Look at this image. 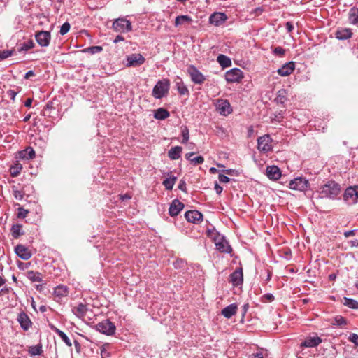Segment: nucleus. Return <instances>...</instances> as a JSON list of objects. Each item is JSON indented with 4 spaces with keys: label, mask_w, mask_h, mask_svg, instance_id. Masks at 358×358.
I'll list each match as a JSON object with an SVG mask.
<instances>
[{
    "label": "nucleus",
    "mask_w": 358,
    "mask_h": 358,
    "mask_svg": "<svg viewBox=\"0 0 358 358\" xmlns=\"http://www.w3.org/2000/svg\"><path fill=\"white\" fill-rule=\"evenodd\" d=\"M346 324H347L346 320L341 315H337L336 317H335L334 322L333 323V324L340 326V327L344 326Z\"/></svg>",
    "instance_id": "45"
},
{
    "label": "nucleus",
    "mask_w": 358,
    "mask_h": 358,
    "mask_svg": "<svg viewBox=\"0 0 358 358\" xmlns=\"http://www.w3.org/2000/svg\"><path fill=\"white\" fill-rule=\"evenodd\" d=\"M15 252L16 255L23 260H28L32 255L31 251L27 247L21 244L15 246Z\"/></svg>",
    "instance_id": "16"
},
{
    "label": "nucleus",
    "mask_w": 358,
    "mask_h": 358,
    "mask_svg": "<svg viewBox=\"0 0 358 358\" xmlns=\"http://www.w3.org/2000/svg\"><path fill=\"white\" fill-rule=\"evenodd\" d=\"M170 115L169 112L163 108H159L155 111L154 117L157 120H164Z\"/></svg>",
    "instance_id": "32"
},
{
    "label": "nucleus",
    "mask_w": 358,
    "mask_h": 358,
    "mask_svg": "<svg viewBox=\"0 0 358 358\" xmlns=\"http://www.w3.org/2000/svg\"><path fill=\"white\" fill-rule=\"evenodd\" d=\"M322 342V339L318 336L308 337L301 343V347L314 348L317 346Z\"/></svg>",
    "instance_id": "23"
},
{
    "label": "nucleus",
    "mask_w": 358,
    "mask_h": 358,
    "mask_svg": "<svg viewBox=\"0 0 358 358\" xmlns=\"http://www.w3.org/2000/svg\"><path fill=\"white\" fill-rule=\"evenodd\" d=\"M349 22L352 24H358V8L353 7L349 11Z\"/></svg>",
    "instance_id": "34"
},
{
    "label": "nucleus",
    "mask_w": 358,
    "mask_h": 358,
    "mask_svg": "<svg viewBox=\"0 0 358 358\" xmlns=\"http://www.w3.org/2000/svg\"><path fill=\"white\" fill-rule=\"evenodd\" d=\"M49 327L50 328L54 331L61 338L62 340L69 346V347H71L72 345V343L70 341V339L69 338V337L67 336V335L62 331H61L60 329H59L58 328H57L54 324H49Z\"/></svg>",
    "instance_id": "26"
},
{
    "label": "nucleus",
    "mask_w": 358,
    "mask_h": 358,
    "mask_svg": "<svg viewBox=\"0 0 358 358\" xmlns=\"http://www.w3.org/2000/svg\"><path fill=\"white\" fill-rule=\"evenodd\" d=\"M217 61L222 68H227L231 66V59L224 55H219L217 57Z\"/></svg>",
    "instance_id": "33"
},
{
    "label": "nucleus",
    "mask_w": 358,
    "mask_h": 358,
    "mask_svg": "<svg viewBox=\"0 0 358 358\" xmlns=\"http://www.w3.org/2000/svg\"><path fill=\"white\" fill-rule=\"evenodd\" d=\"M17 94V92H15V90H9L7 91V94L8 96L12 99V100H15V98Z\"/></svg>",
    "instance_id": "55"
},
{
    "label": "nucleus",
    "mask_w": 358,
    "mask_h": 358,
    "mask_svg": "<svg viewBox=\"0 0 358 358\" xmlns=\"http://www.w3.org/2000/svg\"><path fill=\"white\" fill-rule=\"evenodd\" d=\"M343 305L345 306L352 308V309H358V301L348 297H344Z\"/></svg>",
    "instance_id": "38"
},
{
    "label": "nucleus",
    "mask_w": 358,
    "mask_h": 358,
    "mask_svg": "<svg viewBox=\"0 0 358 358\" xmlns=\"http://www.w3.org/2000/svg\"><path fill=\"white\" fill-rule=\"evenodd\" d=\"M70 24L69 22H64L60 28L59 33L61 35L66 34L70 29Z\"/></svg>",
    "instance_id": "49"
},
{
    "label": "nucleus",
    "mask_w": 358,
    "mask_h": 358,
    "mask_svg": "<svg viewBox=\"0 0 358 358\" xmlns=\"http://www.w3.org/2000/svg\"><path fill=\"white\" fill-rule=\"evenodd\" d=\"M175 268H182L186 265V262L182 259H177L173 262Z\"/></svg>",
    "instance_id": "52"
},
{
    "label": "nucleus",
    "mask_w": 358,
    "mask_h": 358,
    "mask_svg": "<svg viewBox=\"0 0 358 358\" xmlns=\"http://www.w3.org/2000/svg\"><path fill=\"white\" fill-rule=\"evenodd\" d=\"M217 111L223 116H227L232 112L230 103L227 99H217L215 103Z\"/></svg>",
    "instance_id": "10"
},
{
    "label": "nucleus",
    "mask_w": 358,
    "mask_h": 358,
    "mask_svg": "<svg viewBox=\"0 0 358 358\" xmlns=\"http://www.w3.org/2000/svg\"><path fill=\"white\" fill-rule=\"evenodd\" d=\"M22 226L20 224H15L12 226L11 234L14 238H17L24 234V231H22Z\"/></svg>",
    "instance_id": "35"
},
{
    "label": "nucleus",
    "mask_w": 358,
    "mask_h": 358,
    "mask_svg": "<svg viewBox=\"0 0 358 358\" xmlns=\"http://www.w3.org/2000/svg\"><path fill=\"white\" fill-rule=\"evenodd\" d=\"M289 187L293 190L306 192L310 188V183L306 178L298 177L289 182Z\"/></svg>",
    "instance_id": "3"
},
{
    "label": "nucleus",
    "mask_w": 358,
    "mask_h": 358,
    "mask_svg": "<svg viewBox=\"0 0 358 358\" xmlns=\"http://www.w3.org/2000/svg\"><path fill=\"white\" fill-rule=\"evenodd\" d=\"M13 52L14 50H4L0 51V60H3L11 57L13 55Z\"/></svg>",
    "instance_id": "46"
},
{
    "label": "nucleus",
    "mask_w": 358,
    "mask_h": 358,
    "mask_svg": "<svg viewBox=\"0 0 358 358\" xmlns=\"http://www.w3.org/2000/svg\"><path fill=\"white\" fill-rule=\"evenodd\" d=\"M214 242L216 245L217 249L220 252H224L229 254L232 252V248L231 245L229 244V242L225 239L223 236L217 234L215 237H214Z\"/></svg>",
    "instance_id": "8"
},
{
    "label": "nucleus",
    "mask_w": 358,
    "mask_h": 358,
    "mask_svg": "<svg viewBox=\"0 0 358 358\" xmlns=\"http://www.w3.org/2000/svg\"><path fill=\"white\" fill-rule=\"evenodd\" d=\"M182 148L180 146H175L168 152V157L172 160L178 159L181 157Z\"/></svg>",
    "instance_id": "30"
},
{
    "label": "nucleus",
    "mask_w": 358,
    "mask_h": 358,
    "mask_svg": "<svg viewBox=\"0 0 358 358\" xmlns=\"http://www.w3.org/2000/svg\"><path fill=\"white\" fill-rule=\"evenodd\" d=\"M27 278L31 282H41L43 281L41 274L37 271H30L27 273Z\"/></svg>",
    "instance_id": "36"
},
{
    "label": "nucleus",
    "mask_w": 358,
    "mask_h": 358,
    "mask_svg": "<svg viewBox=\"0 0 358 358\" xmlns=\"http://www.w3.org/2000/svg\"><path fill=\"white\" fill-rule=\"evenodd\" d=\"M267 177L273 180H277L281 177V171L277 166H268L266 170Z\"/></svg>",
    "instance_id": "20"
},
{
    "label": "nucleus",
    "mask_w": 358,
    "mask_h": 358,
    "mask_svg": "<svg viewBox=\"0 0 358 358\" xmlns=\"http://www.w3.org/2000/svg\"><path fill=\"white\" fill-rule=\"evenodd\" d=\"M243 73L238 68H233L225 73L224 78L227 83H240L243 78Z\"/></svg>",
    "instance_id": "6"
},
{
    "label": "nucleus",
    "mask_w": 358,
    "mask_h": 358,
    "mask_svg": "<svg viewBox=\"0 0 358 358\" xmlns=\"http://www.w3.org/2000/svg\"><path fill=\"white\" fill-rule=\"evenodd\" d=\"M273 54L282 57L285 54V50L280 46L275 47L272 50Z\"/></svg>",
    "instance_id": "48"
},
{
    "label": "nucleus",
    "mask_w": 358,
    "mask_h": 358,
    "mask_svg": "<svg viewBox=\"0 0 358 358\" xmlns=\"http://www.w3.org/2000/svg\"><path fill=\"white\" fill-rule=\"evenodd\" d=\"M348 340L358 346V335L357 334H350Z\"/></svg>",
    "instance_id": "51"
},
{
    "label": "nucleus",
    "mask_w": 358,
    "mask_h": 358,
    "mask_svg": "<svg viewBox=\"0 0 358 358\" xmlns=\"http://www.w3.org/2000/svg\"><path fill=\"white\" fill-rule=\"evenodd\" d=\"M55 298L61 299L63 297L67 296L69 294V288L63 285H57L53 292Z\"/></svg>",
    "instance_id": "24"
},
{
    "label": "nucleus",
    "mask_w": 358,
    "mask_h": 358,
    "mask_svg": "<svg viewBox=\"0 0 358 358\" xmlns=\"http://www.w3.org/2000/svg\"><path fill=\"white\" fill-rule=\"evenodd\" d=\"M20 155L22 158L31 159L35 157V151L31 148H29L24 150V151L21 152Z\"/></svg>",
    "instance_id": "40"
},
{
    "label": "nucleus",
    "mask_w": 358,
    "mask_h": 358,
    "mask_svg": "<svg viewBox=\"0 0 358 358\" xmlns=\"http://www.w3.org/2000/svg\"><path fill=\"white\" fill-rule=\"evenodd\" d=\"M285 28H286L287 32H289V33L292 32L294 29V25L291 22H286Z\"/></svg>",
    "instance_id": "56"
},
{
    "label": "nucleus",
    "mask_w": 358,
    "mask_h": 358,
    "mask_svg": "<svg viewBox=\"0 0 358 358\" xmlns=\"http://www.w3.org/2000/svg\"><path fill=\"white\" fill-rule=\"evenodd\" d=\"M295 69V63L289 62L285 63L282 67L277 70L278 73L281 76H289Z\"/></svg>",
    "instance_id": "19"
},
{
    "label": "nucleus",
    "mask_w": 358,
    "mask_h": 358,
    "mask_svg": "<svg viewBox=\"0 0 358 358\" xmlns=\"http://www.w3.org/2000/svg\"><path fill=\"white\" fill-rule=\"evenodd\" d=\"M287 100V92L285 89H280L278 91L277 96L274 101L277 104L282 105L285 107V103Z\"/></svg>",
    "instance_id": "29"
},
{
    "label": "nucleus",
    "mask_w": 358,
    "mask_h": 358,
    "mask_svg": "<svg viewBox=\"0 0 358 358\" xmlns=\"http://www.w3.org/2000/svg\"><path fill=\"white\" fill-rule=\"evenodd\" d=\"M181 129L182 136V143H186L189 138V129L187 128V126H182Z\"/></svg>",
    "instance_id": "44"
},
{
    "label": "nucleus",
    "mask_w": 358,
    "mask_h": 358,
    "mask_svg": "<svg viewBox=\"0 0 358 358\" xmlns=\"http://www.w3.org/2000/svg\"><path fill=\"white\" fill-rule=\"evenodd\" d=\"M113 28L115 31L126 33L131 31L132 26L130 21L124 18H119L113 23Z\"/></svg>",
    "instance_id": "9"
},
{
    "label": "nucleus",
    "mask_w": 358,
    "mask_h": 358,
    "mask_svg": "<svg viewBox=\"0 0 358 358\" xmlns=\"http://www.w3.org/2000/svg\"><path fill=\"white\" fill-rule=\"evenodd\" d=\"M102 50H103V48L101 46L96 45V46L88 47V48L83 49V52L94 55V54L99 53Z\"/></svg>",
    "instance_id": "43"
},
{
    "label": "nucleus",
    "mask_w": 358,
    "mask_h": 358,
    "mask_svg": "<svg viewBox=\"0 0 358 358\" xmlns=\"http://www.w3.org/2000/svg\"><path fill=\"white\" fill-rule=\"evenodd\" d=\"M218 179L219 181L222 183H227L230 181V178L228 176L221 173L219 174Z\"/></svg>",
    "instance_id": "54"
},
{
    "label": "nucleus",
    "mask_w": 358,
    "mask_h": 358,
    "mask_svg": "<svg viewBox=\"0 0 358 358\" xmlns=\"http://www.w3.org/2000/svg\"><path fill=\"white\" fill-rule=\"evenodd\" d=\"M29 353L31 356L41 355L43 353L41 344L31 346L29 349Z\"/></svg>",
    "instance_id": "39"
},
{
    "label": "nucleus",
    "mask_w": 358,
    "mask_h": 358,
    "mask_svg": "<svg viewBox=\"0 0 358 358\" xmlns=\"http://www.w3.org/2000/svg\"><path fill=\"white\" fill-rule=\"evenodd\" d=\"M341 192L340 185L334 181H329L321 187L320 194L322 197H327L334 199Z\"/></svg>",
    "instance_id": "1"
},
{
    "label": "nucleus",
    "mask_w": 358,
    "mask_h": 358,
    "mask_svg": "<svg viewBox=\"0 0 358 358\" xmlns=\"http://www.w3.org/2000/svg\"><path fill=\"white\" fill-rule=\"evenodd\" d=\"M185 217L189 222L197 224L203 219V215L198 210H189L185 214Z\"/></svg>",
    "instance_id": "15"
},
{
    "label": "nucleus",
    "mask_w": 358,
    "mask_h": 358,
    "mask_svg": "<svg viewBox=\"0 0 358 358\" xmlns=\"http://www.w3.org/2000/svg\"><path fill=\"white\" fill-rule=\"evenodd\" d=\"M250 358H264L262 352H256L250 356Z\"/></svg>",
    "instance_id": "62"
},
{
    "label": "nucleus",
    "mask_w": 358,
    "mask_h": 358,
    "mask_svg": "<svg viewBox=\"0 0 358 358\" xmlns=\"http://www.w3.org/2000/svg\"><path fill=\"white\" fill-rule=\"evenodd\" d=\"M187 73L195 84L202 85L206 80V76L194 65L188 66Z\"/></svg>",
    "instance_id": "7"
},
{
    "label": "nucleus",
    "mask_w": 358,
    "mask_h": 358,
    "mask_svg": "<svg viewBox=\"0 0 358 358\" xmlns=\"http://www.w3.org/2000/svg\"><path fill=\"white\" fill-rule=\"evenodd\" d=\"M192 22V18L189 16L185 15H179V16L176 17V18L175 20L174 25L176 27H178L180 25L183 24L185 22Z\"/></svg>",
    "instance_id": "37"
},
{
    "label": "nucleus",
    "mask_w": 358,
    "mask_h": 358,
    "mask_svg": "<svg viewBox=\"0 0 358 358\" xmlns=\"http://www.w3.org/2000/svg\"><path fill=\"white\" fill-rule=\"evenodd\" d=\"M124 38L122 36L118 35V36H117L115 37V38L114 39L113 43H117L118 42H120V41H124Z\"/></svg>",
    "instance_id": "63"
},
{
    "label": "nucleus",
    "mask_w": 358,
    "mask_h": 358,
    "mask_svg": "<svg viewBox=\"0 0 358 358\" xmlns=\"http://www.w3.org/2000/svg\"><path fill=\"white\" fill-rule=\"evenodd\" d=\"M237 311V305L236 303H231L222 310V315L227 318H231L233 315L236 313Z\"/></svg>",
    "instance_id": "25"
},
{
    "label": "nucleus",
    "mask_w": 358,
    "mask_h": 358,
    "mask_svg": "<svg viewBox=\"0 0 358 358\" xmlns=\"http://www.w3.org/2000/svg\"><path fill=\"white\" fill-rule=\"evenodd\" d=\"M127 66H137L143 64L145 59L141 54H131V55L127 57Z\"/></svg>",
    "instance_id": "14"
},
{
    "label": "nucleus",
    "mask_w": 358,
    "mask_h": 358,
    "mask_svg": "<svg viewBox=\"0 0 358 358\" xmlns=\"http://www.w3.org/2000/svg\"><path fill=\"white\" fill-rule=\"evenodd\" d=\"M351 246L358 248V240L355 239L350 241Z\"/></svg>",
    "instance_id": "64"
},
{
    "label": "nucleus",
    "mask_w": 358,
    "mask_h": 358,
    "mask_svg": "<svg viewBox=\"0 0 358 358\" xmlns=\"http://www.w3.org/2000/svg\"><path fill=\"white\" fill-rule=\"evenodd\" d=\"M227 19L228 17L224 13L215 12L210 15L209 23L215 27H219L224 23Z\"/></svg>",
    "instance_id": "13"
},
{
    "label": "nucleus",
    "mask_w": 358,
    "mask_h": 358,
    "mask_svg": "<svg viewBox=\"0 0 358 358\" xmlns=\"http://www.w3.org/2000/svg\"><path fill=\"white\" fill-rule=\"evenodd\" d=\"M355 233H356V230L355 229H352V230H350V231H345L343 235L345 238H348L349 236H354L355 235Z\"/></svg>",
    "instance_id": "58"
},
{
    "label": "nucleus",
    "mask_w": 358,
    "mask_h": 358,
    "mask_svg": "<svg viewBox=\"0 0 358 358\" xmlns=\"http://www.w3.org/2000/svg\"><path fill=\"white\" fill-rule=\"evenodd\" d=\"M34 47V43L32 40H29L27 42H24L20 45V48L18 49L19 52H22L23 51H27L31 50Z\"/></svg>",
    "instance_id": "42"
},
{
    "label": "nucleus",
    "mask_w": 358,
    "mask_h": 358,
    "mask_svg": "<svg viewBox=\"0 0 358 358\" xmlns=\"http://www.w3.org/2000/svg\"><path fill=\"white\" fill-rule=\"evenodd\" d=\"M272 139L268 134L264 135L257 139V148L260 152H268L272 150Z\"/></svg>",
    "instance_id": "11"
},
{
    "label": "nucleus",
    "mask_w": 358,
    "mask_h": 358,
    "mask_svg": "<svg viewBox=\"0 0 358 358\" xmlns=\"http://www.w3.org/2000/svg\"><path fill=\"white\" fill-rule=\"evenodd\" d=\"M178 188L183 192H186V183L184 180L180 181Z\"/></svg>",
    "instance_id": "59"
},
{
    "label": "nucleus",
    "mask_w": 358,
    "mask_h": 358,
    "mask_svg": "<svg viewBox=\"0 0 358 358\" xmlns=\"http://www.w3.org/2000/svg\"><path fill=\"white\" fill-rule=\"evenodd\" d=\"M214 188L217 194H221L223 188L217 182H215Z\"/></svg>",
    "instance_id": "57"
},
{
    "label": "nucleus",
    "mask_w": 358,
    "mask_h": 358,
    "mask_svg": "<svg viewBox=\"0 0 358 358\" xmlns=\"http://www.w3.org/2000/svg\"><path fill=\"white\" fill-rule=\"evenodd\" d=\"M119 196H120V199L122 201L129 200L131 198V196L129 194H125L123 195L121 194V195H119Z\"/></svg>",
    "instance_id": "60"
},
{
    "label": "nucleus",
    "mask_w": 358,
    "mask_h": 358,
    "mask_svg": "<svg viewBox=\"0 0 358 358\" xmlns=\"http://www.w3.org/2000/svg\"><path fill=\"white\" fill-rule=\"evenodd\" d=\"M29 210L24 209L23 208H20L18 209L17 217L19 218H24L28 214Z\"/></svg>",
    "instance_id": "53"
},
{
    "label": "nucleus",
    "mask_w": 358,
    "mask_h": 358,
    "mask_svg": "<svg viewBox=\"0 0 358 358\" xmlns=\"http://www.w3.org/2000/svg\"><path fill=\"white\" fill-rule=\"evenodd\" d=\"M352 33L350 29H343L336 32V38L339 40H346L350 38Z\"/></svg>",
    "instance_id": "31"
},
{
    "label": "nucleus",
    "mask_w": 358,
    "mask_h": 358,
    "mask_svg": "<svg viewBox=\"0 0 358 358\" xmlns=\"http://www.w3.org/2000/svg\"><path fill=\"white\" fill-rule=\"evenodd\" d=\"M35 76V73H34V71H32V70H30V71H28L25 73V75H24V78L25 79H29L31 77H32V76Z\"/></svg>",
    "instance_id": "61"
},
{
    "label": "nucleus",
    "mask_w": 358,
    "mask_h": 358,
    "mask_svg": "<svg viewBox=\"0 0 358 358\" xmlns=\"http://www.w3.org/2000/svg\"><path fill=\"white\" fill-rule=\"evenodd\" d=\"M169 88L170 80L169 79L164 78L160 80L153 87L152 96L157 99H160L167 95Z\"/></svg>",
    "instance_id": "2"
},
{
    "label": "nucleus",
    "mask_w": 358,
    "mask_h": 358,
    "mask_svg": "<svg viewBox=\"0 0 358 358\" xmlns=\"http://www.w3.org/2000/svg\"><path fill=\"white\" fill-rule=\"evenodd\" d=\"M184 204L178 199H174L170 205L169 213L171 217L178 215L183 209Z\"/></svg>",
    "instance_id": "18"
},
{
    "label": "nucleus",
    "mask_w": 358,
    "mask_h": 358,
    "mask_svg": "<svg viewBox=\"0 0 358 358\" xmlns=\"http://www.w3.org/2000/svg\"><path fill=\"white\" fill-rule=\"evenodd\" d=\"M174 81L176 83V89L178 90V92L180 95H187V96L189 95V91L188 88L185 85V83H183V81L180 77L177 76Z\"/></svg>",
    "instance_id": "22"
},
{
    "label": "nucleus",
    "mask_w": 358,
    "mask_h": 358,
    "mask_svg": "<svg viewBox=\"0 0 358 358\" xmlns=\"http://www.w3.org/2000/svg\"><path fill=\"white\" fill-rule=\"evenodd\" d=\"M87 310V306L80 303L77 306L73 307L72 311L76 317L83 318L86 315Z\"/></svg>",
    "instance_id": "27"
},
{
    "label": "nucleus",
    "mask_w": 358,
    "mask_h": 358,
    "mask_svg": "<svg viewBox=\"0 0 358 358\" xmlns=\"http://www.w3.org/2000/svg\"><path fill=\"white\" fill-rule=\"evenodd\" d=\"M343 200L349 205L355 204L358 199V185L350 186L344 192Z\"/></svg>",
    "instance_id": "4"
},
{
    "label": "nucleus",
    "mask_w": 358,
    "mask_h": 358,
    "mask_svg": "<svg viewBox=\"0 0 358 358\" xmlns=\"http://www.w3.org/2000/svg\"><path fill=\"white\" fill-rule=\"evenodd\" d=\"M176 179L177 178L176 176L167 178L163 181V185L166 189H172Z\"/></svg>",
    "instance_id": "41"
},
{
    "label": "nucleus",
    "mask_w": 358,
    "mask_h": 358,
    "mask_svg": "<svg viewBox=\"0 0 358 358\" xmlns=\"http://www.w3.org/2000/svg\"><path fill=\"white\" fill-rule=\"evenodd\" d=\"M35 38L41 47H47L50 44L51 34L48 31H40L35 34Z\"/></svg>",
    "instance_id": "12"
},
{
    "label": "nucleus",
    "mask_w": 358,
    "mask_h": 358,
    "mask_svg": "<svg viewBox=\"0 0 358 358\" xmlns=\"http://www.w3.org/2000/svg\"><path fill=\"white\" fill-rule=\"evenodd\" d=\"M17 320L20 323L21 328L24 331H27L32 324L29 317L24 312H21L18 315Z\"/></svg>",
    "instance_id": "17"
},
{
    "label": "nucleus",
    "mask_w": 358,
    "mask_h": 358,
    "mask_svg": "<svg viewBox=\"0 0 358 358\" xmlns=\"http://www.w3.org/2000/svg\"><path fill=\"white\" fill-rule=\"evenodd\" d=\"M22 168V165L19 164L15 166H12L10 169V175L13 177L17 176L20 173Z\"/></svg>",
    "instance_id": "47"
},
{
    "label": "nucleus",
    "mask_w": 358,
    "mask_h": 358,
    "mask_svg": "<svg viewBox=\"0 0 358 358\" xmlns=\"http://www.w3.org/2000/svg\"><path fill=\"white\" fill-rule=\"evenodd\" d=\"M230 282L232 283L234 286H238L243 283V275L241 268H238L235 270L230 275Z\"/></svg>",
    "instance_id": "21"
},
{
    "label": "nucleus",
    "mask_w": 358,
    "mask_h": 358,
    "mask_svg": "<svg viewBox=\"0 0 358 358\" xmlns=\"http://www.w3.org/2000/svg\"><path fill=\"white\" fill-rule=\"evenodd\" d=\"M194 152H191L185 154V159L190 162L193 166L202 164L204 162V158L202 156H196L193 157Z\"/></svg>",
    "instance_id": "28"
},
{
    "label": "nucleus",
    "mask_w": 358,
    "mask_h": 358,
    "mask_svg": "<svg viewBox=\"0 0 358 358\" xmlns=\"http://www.w3.org/2000/svg\"><path fill=\"white\" fill-rule=\"evenodd\" d=\"M96 328L99 332L108 336L113 335L116 329L115 325L109 320H104L99 322Z\"/></svg>",
    "instance_id": "5"
},
{
    "label": "nucleus",
    "mask_w": 358,
    "mask_h": 358,
    "mask_svg": "<svg viewBox=\"0 0 358 358\" xmlns=\"http://www.w3.org/2000/svg\"><path fill=\"white\" fill-rule=\"evenodd\" d=\"M262 301H263V302H266V301L271 302L274 300L275 297L273 294L268 293V294H264L262 296Z\"/></svg>",
    "instance_id": "50"
}]
</instances>
